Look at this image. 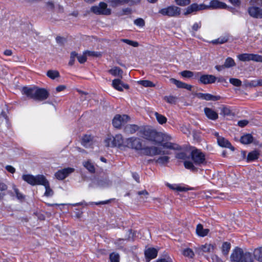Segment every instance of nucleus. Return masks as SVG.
I'll use <instances>...</instances> for the list:
<instances>
[{"instance_id":"obj_1","label":"nucleus","mask_w":262,"mask_h":262,"mask_svg":"<svg viewBox=\"0 0 262 262\" xmlns=\"http://www.w3.org/2000/svg\"><path fill=\"white\" fill-rule=\"evenodd\" d=\"M139 135L155 144L161 143L162 141H170L172 139L170 135L166 133L157 132L148 126L141 127L139 130Z\"/></svg>"},{"instance_id":"obj_2","label":"nucleus","mask_w":262,"mask_h":262,"mask_svg":"<svg viewBox=\"0 0 262 262\" xmlns=\"http://www.w3.org/2000/svg\"><path fill=\"white\" fill-rule=\"evenodd\" d=\"M191 159L184 161L185 168L192 172L197 171L199 167L206 164L205 154L200 150L194 149L191 150L190 155Z\"/></svg>"},{"instance_id":"obj_3","label":"nucleus","mask_w":262,"mask_h":262,"mask_svg":"<svg viewBox=\"0 0 262 262\" xmlns=\"http://www.w3.org/2000/svg\"><path fill=\"white\" fill-rule=\"evenodd\" d=\"M208 8L213 9H227L230 11L234 10L235 9L228 7L225 3L220 2L218 0H212L209 3V6H206L204 4L198 5L197 4H192L187 7L185 14H189L193 12L204 10Z\"/></svg>"},{"instance_id":"obj_4","label":"nucleus","mask_w":262,"mask_h":262,"mask_svg":"<svg viewBox=\"0 0 262 262\" xmlns=\"http://www.w3.org/2000/svg\"><path fill=\"white\" fill-rule=\"evenodd\" d=\"M21 92L28 97L38 101L45 100L49 96V93L46 89L37 86L23 87Z\"/></svg>"},{"instance_id":"obj_5","label":"nucleus","mask_w":262,"mask_h":262,"mask_svg":"<svg viewBox=\"0 0 262 262\" xmlns=\"http://www.w3.org/2000/svg\"><path fill=\"white\" fill-rule=\"evenodd\" d=\"M124 147L134 150L136 151H140L142 155L143 152V142L142 140L137 137H132L126 138L124 141Z\"/></svg>"},{"instance_id":"obj_6","label":"nucleus","mask_w":262,"mask_h":262,"mask_svg":"<svg viewBox=\"0 0 262 262\" xmlns=\"http://www.w3.org/2000/svg\"><path fill=\"white\" fill-rule=\"evenodd\" d=\"M232 261L235 262H253L251 254L250 252H244L243 250L236 248L230 256Z\"/></svg>"},{"instance_id":"obj_7","label":"nucleus","mask_w":262,"mask_h":262,"mask_svg":"<svg viewBox=\"0 0 262 262\" xmlns=\"http://www.w3.org/2000/svg\"><path fill=\"white\" fill-rule=\"evenodd\" d=\"M143 149V152L142 155L152 157L156 155L169 154L168 151L163 150L161 147L157 146H145Z\"/></svg>"},{"instance_id":"obj_8","label":"nucleus","mask_w":262,"mask_h":262,"mask_svg":"<svg viewBox=\"0 0 262 262\" xmlns=\"http://www.w3.org/2000/svg\"><path fill=\"white\" fill-rule=\"evenodd\" d=\"M159 13L168 17H177L181 13V9L176 6H170L160 9Z\"/></svg>"},{"instance_id":"obj_9","label":"nucleus","mask_w":262,"mask_h":262,"mask_svg":"<svg viewBox=\"0 0 262 262\" xmlns=\"http://www.w3.org/2000/svg\"><path fill=\"white\" fill-rule=\"evenodd\" d=\"M45 177L43 175L34 176L31 174H24L22 177L23 180L31 185H40Z\"/></svg>"},{"instance_id":"obj_10","label":"nucleus","mask_w":262,"mask_h":262,"mask_svg":"<svg viewBox=\"0 0 262 262\" xmlns=\"http://www.w3.org/2000/svg\"><path fill=\"white\" fill-rule=\"evenodd\" d=\"M129 119V117L127 115L117 114L114 117L112 124L115 128H120L121 126L126 124Z\"/></svg>"},{"instance_id":"obj_11","label":"nucleus","mask_w":262,"mask_h":262,"mask_svg":"<svg viewBox=\"0 0 262 262\" xmlns=\"http://www.w3.org/2000/svg\"><path fill=\"white\" fill-rule=\"evenodd\" d=\"M75 169L72 167H67L58 170L55 174V177L58 180H63L70 174L74 172Z\"/></svg>"},{"instance_id":"obj_12","label":"nucleus","mask_w":262,"mask_h":262,"mask_svg":"<svg viewBox=\"0 0 262 262\" xmlns=\"http://www.w3.org/2000/svg\"><path fill=\"white\" fill-rule=\"evenodd\" d=\"M199 77V82L204 84L213 83L215 82L217 79L215 76L209 74L200 75Z\"/></svg>"},{"instance_id":"obj_13","label":"nucleus","mask_w":262,"mask_h":262,"mask_svg":"<svg viewBox=\"0 0 262 262\" xmlns=\"http://www.w3.org/2000/svg\"><path fill=\"white\" fill-rule=\"evenodd\" d=\"M248 12L250 16L255 18H262V9L258 7L251 6L248 8Z\"/></svg>"},{"instance_id":"obj_14","label":"nucleus","mask_w":262,"mask_h":262,"mask_svg":"<svg viewBox=\"0 0 262 262\" xmlns=\"http://www.w3.org/2000/svg\"><path fill=\"white\" fill-rule=\"evenodd\" d=\"M112 85L113 88L120 92L123 91V89L128 90L129 85L127 84L123 83L120 79H115L112 81Z\"/></svg>"},{"instance_id":"obj_15","label":"nucleus","mask_w":262,"mask_h":262,"mask_svg":"<svg viewBox=\"0 0 262 262\" xmlns=\"http://www.w3.org/2000/svg\"><path fill=\"white\" fill-rule=\"evenodd\" d=\"M112 142L110 143L112 146L124 147V140L121 134H117L115 136H112Z\"/></svg>"},{"instance_id":"obj_16","label":"nucleus","mask_w":262,"mask_h":262,"mask_svg":"<svg viewBox=\"0 0 262 262\" xmlns=\"http://www.w3.org/2000/svg\"><path fill=\"white\" fill-rule=\"evenodd\" d=\"M169 141H162L161 143H157V145H161L163 148L174 150H181L182 149L181 147L178 144L169 142Z\"/></svg>"},{"instance_id":"obj_17","label":"nucleus","mask_w":262,"mask_h":262,"mask_svg":"<svg viewBox=\"0 0 262 262\" xmlns=\"http://www.w3.org/2000/svg\"><path fill=\"white\" fill-rule=\"evenodd\" d=\"M146 259L148 261L156 258L158 254V250L154 248H149L144 251Z\"/></svg>"},{"instance_id":"obj_18","label":"nucleus","mask_w":262,"mask_h":262,"mask_svg":"<svg viewBox=\"0 0 262 262\" xmlns=\"http://www.w3.org/2000/svg\"><path fill=\"white\" fill-rule=\"evenodd\" d=\"M81 144L86 148L93 147L94 137L91 135H84L82 138Z\"/></svg>"},{"instance_id":"obj_19","label":"nucleus","mask_w":262,"mask_h":262,"mask_svg":"<svg viewBox=\"0 0 262 262\" xmlns=\"http://www.w3.org/2000/svg\"><path fill=\"white\" fill-rule=\"evenodd\" d=\"M170 81L171 83L175 84L178 88L185 89L189 91H191L192 86L190 84H187L174 78L170 79Z\"/></svg>"},{"instance_id":"obj_20","label":"nucleus","mask_w":262,"mask_h":262,"mask_svg":"<svg viewBox=\"0 0 262 262\" xmlns=\"http://www.w3.org/2000/svg\"><path fill=\"white\" fill-rule=\"evenodd\" d=\"M197 96L199 98L206 100L217 101L221 99L220 96H214L208 93H200L197 94Z\"/></svg>"},{"instance_id":"obj_21","label":"nucleus","mask_w":262,"mask_h":262,"mask_svg":"<svg viewBox=\"0 0 262 262\" xmlns=\"http://www.w3.org/2000/svg\"><path fill=\"white\" fill-rule=\"evenodd\" d=\"M217 143L221 147L229 148L232 151L234 150V147L232 146L230 142L223 137L218 138Z\"/></svg>"},{"instance_id":"obj_22","label":"nucleus","mask_w":262,"mask_h":262,"mask_svg":"<svg viewBox=\"0 0 262 262\" xmlns=\"http://www.w3.org/2000/svg\"><path fill=\"white\" fill-rule=\"evenodd\" d=\"M201 72H193L188 70H185L180 73L181 75L184 78L194 79L198 78L201 75Z\"/></svg>"},{"instance_id":"obj_23","label":"nucleus","mask_w":262,"mask_h":262,"mask_svg":"<svg viewBox=\"0 0 262 262\" xmlns=\"http://www.w3.org/2000/svg\"><path fill=\"white\" fill-rule=\"evenodd\" d=\"M204 113L207 117L212 120H215L218 118L217 113L210 108L205 107Z\"/></svg>"},{"instance_id":"obj_24","label":"nucleus","mask_w":262,"mask_h":262,"mask_svg":"<svg viewBox=\"0 0 262 262\" xmlns=\"http://www.w3.org/2000/svg\"><path fill=\"white\" fill-rule=\"evenodd\" d=\"M40 185L44 186L46 188L45 196H51L53 195V191L50 188L49 182L46 178H45L44 180L42 181Z\"/></svg>"},{"instance_id":"obj_25","label":"nucleus","mask_w":262,"mask_h":262,"mask_svg":"<svg viewBox=\"0 0 262 262\" xmlns=\"http://www.w3.org/2000/svg\"><path fill=\"white\" fill-rule=\"evenodd\" d=\"M141 128L139 126L136 124H128L126 125L124 127V132L128 134H133L136 132L138 131Z\"/></svg>"},{"instance_id":"obj_26","label":"nucleus","mask_w":262,"mask_h":262,"mask_svg":"<svg viewBox=\"0 0 262 262\" xmlns=\"http://www.w3.org/2000/svg\"><path fill=\"white\" fill-rule=\"evenodd\" d=\"M111 13V10L107 8V5L103 2L99 3V15H108Z\"/></svg>"},{"instance_id":"obj_27","label":"nucleus","mask_w":262,"mask_h":262,"mask_svg":"<svg viewBox=\"0 0 262 262\" xmlns=\"http://www.w3.org/2000/svg\"><path fill=\"white\" fill-rule=\"evenodd\" d=\"M209 232L208 229H204L202 224H199L197 225L196 228V233L199 236L204 237L206 236Z\"/></svg>"},{"instance_id":"obj_28","label":"nucleus","mask_w":262,"mask_h":262,"mask_svg":"<svg viewBox=\"0 0 262 262\" xmlns=\"http://www.w3.org/2000/svg\"><path fill=\"white\" fill-rule=\"evenodd\" d=\"M214 249V245L210 244H205L199 248V252L210 253L213 252Z\"/></svg>"},{"instance_id":"obj_29","label":"nucleus","mask_w":262,"mask_h":262,"mask_svg":"<svg viewBox=\"0 0 262 262\" xmlns=\"http://www.w3.org/2000/svg\"><path fill=\"white\" fill-rule=\"evenodd\" d=\"M110 74L114 76H118L119 78H122L123 71L119 67H115L108 70Z\"/></svg>"},{"instance_id":"obj_30","label":"nucleus","mask_w":262,"mask_h":262,"mask_svg":"<svg viewBox=\"0 0 262 262\" xmlns=\"http://www.w3.org/2000/svg\"><path fill=\"white\" fill-rule=\"evenodd\" d=\"M253 140V136L249 134H246L241 137V142L244 144H250L252 142Z\"/></svg>"},{"instance_id":"obj_31","label":"nucleus","mask_w":262,"mask_h":262,"mask_svg":"<svg viewBox=\"0 0 262 262\" xmlns=\"http://www.w3.org/2000/svg\"><path fill=\"white\" fill-rule=\"evenodd\" d=\"M259 156V153L257 150H253L248 154L247 160L248 161H253L257 159Z\"/></svg>"},{"instance_id":"obj_32","label":"nucleus","mask_w":262,"mask_h":262,"mask_svg":"<svg viewBox=\"0 0 262 262\" xmlns=\"http://www.w3.org/2000/svg\"><path fill=\"white\" fill-rule=\"evenodd\" d=\"M253 255L256 259L262 262V247L255 249L253 252Z\"/></svg>"},{"instance_id":"obj_33","label":"nucleus","mask_w":262,"mask_h":262,"mask_svg":"<svg viewBox=\"0 0 262 262\" xmlns=\"http://www.w3.org/2000/svg\"><path fill=\"white\" fill-rule=\"evenodd\" d=\"M229 38L227 36H221L217 39L212 40L211 42L213 45L223 44L227 42Z\"/></svg>"},{"instance_id":"obj_34","label":"nucleus","mask_w":262,"mask_h":262,"mask_svg":"<svg viewBox=\"0 0 262 262\" xmlns=\"http://www.w3.org/2000/svg\"><path fill=\"white\" fill-rule=\"evenodd\" d=\"M231 248V245L228 242H224L222 246V251L223 254L226 256L228 254V253Z\"/></svg>"},{"instance_id":"obj_35","label":"nucleus","mask_w":262,"mask_h":262,"mask_svg":"<svg viewBox=\"0 0 262 262\" xmlns=\"http://www.w3.org/2000/svg\"><path fill=\"white\" fill-rule=\"evenodd\" d=\"M251 54L244 53L237 55V58L242 61H249L251 60Z\"/></svg>"},{"instance_id":"obj_36","label":"nucleus","mask_w":262,"mask_h":262,"mask_svg":"<svg viewBox=\"0 0 262 262\" xmlns=\"http://www.w3.org/2000/svg\"><path fill=\"white\" fill-rule=\"evenodd\" d=\"M83 165L90 172L94 173L95 171V168L92 162L90 161H87L83 163Z\"/></svg>"},{"instance_id":"obj_37","label":"nucleus","mask_w":262,"mask_h":262,"mask_svg":"<svg viewBox=\"0 0 262 262\" xmlns=\"http://www.w3.org/2000/svg\"><path fill=\"white\" fill-rule=\"evenodd\" d=\"M224 64L226 68H230L234 67L235 62L232 58L229 57L226 59Z\"/></svg>"},{"instance_id":"obj_38","label":"nucleus","mask_w":262,"mask_h":262,"mask_svg":"<svg viewBox=\"0 0 262 262\" xmlns=\"http://www.w3.org/2000/svg\"><path fill=\"white\" fill-rule=\"evenodd\" d=\"M155 116L159 124H163L167 122V118L164 116L157 112L155 113Z\"/></svg>"},{"instance_id":"obj_39","label":"nucleus","mask_w":262,"mask_h":262,"mask_svg":"<svg viewBox=\"0 0 262 262\" xmlns=\"http://www.w3.org/2000/svg\"><path fill=\"white\" fill-rule=\"evenodd\" d=\"M169 160V157L166 156H162L159 157L156 160V162L160 164V165H164L167 164Z\"/></svg>"},{"instance_id":"obj_40","label":"nucleus","mask_w":262,"mask_h":262,"mask_svg":"<svg viewBox=\"0 0 262 262\" xmlns=\"http://www.w3.org/2000/svg\"><path fill=\"white\" fill-rule=\"evenodd\" d=\"M47 76L52 79L59 77V73L56 70H49L47 73Z\"/></svg>"},{"instance_id":"obj_41","label":"nucleus","mask_w":262,"mask_h":262,"mask_svg":"<svg viewBox=\"0 0 262 262\" xmlns=\"http://www.w3.org/2000/svg\"><path fill=\"white\" fill-rule=\"evenodd\" d=\"M138 83L144 87H155V84L151 81L147 80H140Z\"/></svg>"},{"instance_id":"obj_42","label":"nucleus","mask_w":262,"mask_h":262,"mask_svg":"<svg viewBox=\"0 0 262 262\" xmlns=\"http://www.w3.org/2000/svg\"><path fill=\"white\" fill-rule=\"evenodd\" d=\"M126 241V239H123V238H119L117 240H116L115 242V244L119 249L123 250L124 248V242Z\"/></svg>"},{"instance_id":"obj_43","label":"nucleus","mask_w":262,"mask_h":262,"mask_svg":"<svg viewBox=\"0 0 262 262\" xmlns=\"http://www.w3.org/2000/svg\"><path fill=\"white\" fill-rule=\"evenodd\" d=\"M120 41L134 47L139 46V43L136 41H133L128 39H121Z\"/></svg>"},{"instance_id":"obj_44","label":"nucleus","mask_w":262,"mask_h":262,"mask_svg":"<svg viewBox=\"0 0 262 262\" xmlns=\"http://www.w3.org/2000/svg\"><path fill=\"white\" fill-rule=\"evenodd\" d=\"M111 262H119L120 256L119 254L113 252L110 255Z\"/></svg>"},{"instance_id":"obj_45","label":"nucleus","mask_w":262,"mask_h":262,"mask_svg":"<svg viewBox=\"0 0 262 262\" xmlns=\"http://www.w3.org/2000/svg\"><path fill=\"white\" fill-rule=\"evenodd\" d=\"M231 112L230 108L227 106H223L221 110V115L224 116L230 115Z\"/></svg>"},{"instance_id":"obj_46","label":"nucleus","mask_w":262,"mask_h":262,"mask_svg":"<svg viewBox=\"0 0 262 262\" xmlns=\"http://www.w3.org/2000/svg\"><path fill=\"white\" fill-rule=\"evenodd\" d=\"M13 189L16 194V198L19 200H23L24 199V195L19 192V190L16 187L15 185H13Z\"/></svg>"},{"instance_id":"obj_47","label":"nucleus","mask_w":262,"mask_h":262,"mask_svg":"<svg viewBox=\"0 0 262 262\" xmlns=\"http://www.w3.org/2000/svg\"><path fill=\"white\" fill-rule=\"evenodd\" d=\"M183 254L185 256H187L190 258H192L194 255L193 251L190 248H187L185 249L183 251Z\"/></svg>"},{"instance_id":"obj_48","label":"nucleus","mask_w":262,"mask_h":262,"mask_svg":"<svg viewBox=\"0 0 262 262\" xmlns=\"http://www.w3.org/2000/svg\"><path fill=\"white\" fill-rule=\"evenodd\" d=\"M164 99L169 103L174 104L177 99V97L173 96H165Z\"/></svg>"},{"instance_id":"obj_49","label":"nucleus","mask_w":262,"mask_h":262,"mask_svg":"<svg viewBox=\"0 0 262 262\" xmlns=\"http://www.w3.org/2000/svg\"><path fill=\"white\" fill-rule=\"evenodd\" d=\"M176 158L177 159H182V160H184L185 161L188 160V159H189L187 157V154L184 152H181L177 153L176 155Z\"/></svg>"},{"instance_id":"obj_50","label":"nucleus","mask_w":262,"mask_h":262,"mask_svg":"<svg viewBox=\"0 0 262 262\" xmlns=\"http://www.w3.org/2000/svg\"><path fill=\"white\" fill-rule=\"evenodd\" d=\"M110 184V181L107 178H105L104 180H99V187H105Z\"/></svg>"},{"instance_id":"obj_51","label":"nucleus","mask_w":262,"mask_h":262,"mask_svg":"<svg viewBox=\"0 0 262 262\" xmlns=\"http://www.w3.org/2000/svg\"><path fill=\"white\" fill-rule=\"evenodd\" d=\"M229 82L234 86H239L242 84V81L237 78H231L229 79Z\"/></svg>"},{"instance_id":"obj_52","label":"nucleus","mask_w":262,"mask_h":262,"mask_svg":"<svg viewBox=\"0 0 262 262\" xmlns=\"http://www.w3.org/2000/svg\"><path fill=\"white\" fill-rule=\"evenodd\" d=\"M108 2L111 4L113 7H116L118 5L122 4H125V0H108Z\"/></svg>"},{"instance_id":"obj_53","label":"nucleus","mask_w":262,"mask_h":262,"mask_svg":"<svg viewBox=\"0 0 262 262\" xmlns=\"http://www.w3.org/2000/svg\"><path fill=\"white\" fill-rule=\"evenodd\" d=\"M251 59L252 61L262 62V56L258 54H251Z\"/></svg>"},{"instance_id":"obj_54","label":"nucleus","mask_w":262,"mask_h":262,"mask_svg":"<svg viewBox=\"0 0 262 262\" xmlns=\"http://www.w3.org/2000/svg\"><path fill=\"white\" fill-rule=\"evenodd\" d=\"M134 24L138 27H143L145 26V22L142 18H139L134 20Z\"/></svg>"},{"instance_id":"obj_55","label":"nucleus","mask_w":262,"mask_h":262,"mask_svg":"<svg viewBox=\"0 0 262 262\" xmlns=\"http://www.w3.org/2000/svg\"><path fill=\"white\" fill-rule=\"evenodd\" d=\"M77 56V53L75 52H72L71 53L70 60L69 62L70 66H73L74 64L75 59Z\"/></svg>"},{"instance_id":"obj_56","label":"nucleus","mask_w":262,"mask_h":262,"mask_svg":"<svg viewBox=\"0 0 262 262\" xmlns=\"http://www.w3.org/2000/svg\"><path fill=\"white\" fill-rule=\"evenodd\" d=\"M86 56H87V55L85 54H84V52L83 55H79V56L77 55V58L78 61L80 63H83L86 61Z\"/></svg>"},{"instance_id":"obj_57","label":"nucleus","mask_w":262,"mask_h":262,"mask_svg":"<svg viewBox=\"0 0 262 262\" xmlns=\"http://www.w3.org/2000/svg\"><path fill=\"white\" fill-rule=\"evenodd\" d=\"M176 3L180 6H186L188 5L190 0H175Z\"/></svg>"},{"instance_id":"obj_58","label":"nucleus","mask_w":262,"mask_h":262,"mask_svg":"<svg viewBox=\"0 0 262 262\" xmlns=\"http://www.w3.org/2000/svg\"><path fill=\"white\" fill-rule=\"evenodd\" d=\"M84 54H85L87 56H93V57H97L98 54L94 51H85L84 52Z\"/></svg>"},{"instance_id":"obj_59","label":"nucleus","mask_w":262,"mask_h":262,"mask_svg":"<svg viewBox=\"0 0 262 262\" xmlns=\"http://www.w3.org/2000/svg\"><path fill=\"white\" fill-rule=\"evenodd\" d=\"M201 27V23H195L193 24L192 27V29L193 31H196Z\"/></svg>"},{"instance_id":"obj_60","label":"nucleus","mask_w":262,"mask_h":262,"mask_svg":"<svg viewBox=\"0 0 262 262\" xmlns=\"http://www.w3.org/2000/svg\"><path fill=\"white\" fill-rule=\"evenodd\" d=\"M248 123V121L246 120H240L238 122V125L240 127H243L247 125Z\"/></svg>"},{"instance_id":"obj_61","label":"nucleus","mask_w":262,"mask_h":262,"mask_svg":"<svg viewBox=\"0 0 262 262\" xmlns=\"http://www.w3.org/2000/svg\"><path fill=\"white\" fill-rule=\"evenodd\" d=\"M112 137H108L106 138L104 140V143L105 144V146L108 147H112L111 145H108V143H111L112 142Z\"/></svg>"},{"instance_id":"obj_62","label":"nucleus","mask_w":262,"mask_h":262,"mask_svg":"<svg viewBox=\"0 0 262 262\" xmlns=\"http://www.w3.org/2000/svg\"><path fill=\"white\" fill-rule=\"evenodd\" d=\"M229 1L235 7H239L241 5L240 0H229Z\"/></svg>"},{"instance_id":"obj_63","label":"nucleus","mask_w":262,"mask_h":262,"mask_svg":"<svg viewBox=\"0 0 262 262\" xmlns=\"http://www.w3.org/2000/svg\"><path fill=\"white\" fill-rule=\"evenodd\" d=\"M6 169L11 173H14L15 172V169L11 165H7L6 166Z\"/></svg>"},{"instance_id":"obj_64","label":"nucleus","mask_w":262,"mask_h":262,"mask_svg":"<svg viewBox=\"0 0 262 262\" xmlns=\"http://www.w3.org/2000/svg\"><path fill=\"white\" fill-rule=\"evenodd\" d=\"M156 262H172V260L170 257H168L167 258L158 259Z\"/></svg>"}]
</instances>
